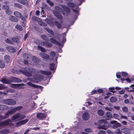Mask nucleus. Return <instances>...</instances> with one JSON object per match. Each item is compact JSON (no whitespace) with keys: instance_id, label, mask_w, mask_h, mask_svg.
Returning a JSON list of instances; mask_svg holds the SVG:
<instances>
[{"instance_id":"obj_7","label":"nucleus","mask_w":134,"mask_h":134,"mask_svg":"<svg viewBox=\"0 0 134 134\" xmlns=\"http://www.w3.org/2000/svg\"><path fill=\"white\" fill-rule=\"evenodd\" d=\"M110 123L113 124L112 127L113 129H115L116 128L121 127V126L120 123L118 122V121L115 120L111 121Z\"/></svg>"},{"instance_id":"obj_17","label":"nucleus","mask_w":134,"mask_h":134,"mask_svg":"<svg viewBox=\"0 0 134 134\" xmlns=\"http://www.w3.org/2000/svg\"><path fill=\"white\" fill-rule=\"evenodd\" d=\"M50 41L52 43L55 45H58L59 46H60L61 44L58 42L55 39L53 38H50Z\"/></svg>"},{"instance_id":"obj_36","label":"nucleus","mask_w":134,"mask_h":134,"mask_svg":"<svg viewBox=\"0 0 134 134\" xmlns=\"http://www.w3.org/2000/svg\"><path fill=\"white\" fill-rule=\"evenodd\" d=\"M106 116L107 118L109 119L113 118V116L111 113L110 112H107L106 114Z\"/></svg>"},{"instance_id":"obj_1","label":"nucleus","mask_w":134,"mask_h":134,"mask_svg":"<svg viewBox=\"0 0 134 134\" xmlns=\"http://www.w3.org/2000/svg\"><path fill=\"white\" fill-rule=\"evenodd\" d=\"M55 10L53 12L55 16L59 20H62L63 17L60 13L61 11L62 10V9L59 6H56L55 7Z\"/></svg>"},{"instance_id":"obj_56","label":"nucleus","mask_w":134,"mask_h":134,"mask_svg":"<svg viewBox=\"0 0 134 134\" xmlns=\"http://www.w3.org/2000/svg\"><path fill=\"white\" fill-rule=\"evenodd\" d=\"M37 116L38 118L41 119L42 118V113H38L37 115Z\"/></svg>"},{"instance_id":"obj_58","label":"nucleus","mask_w":134,"mask_h":134,"mask_svg":"<svg viewBox=\"0 0 134 134\" xmlns=\"http://www.w3.org/2000/svg\"><path fill=\"white\" fill-rule=\"evenodd\" d=\"M110 90V91L111 92L113 93H114L115 92V91H112V90H114L115 89V88L114 87H110L109 88Z\"/></svg>"},{"instance_id":"obj_27","label":"nucleus","mask_w":134,"mask_h":134,"mask_svg":"<svg viewBox=\"0 0 134 134\" xmlns=\"http://www.w3.org/2000/svg\"><path fill=\"white\" fill-rule=\"evenodd\" d=\"M49 68L52 71H53L56 69L54 64L53 63H51L50 64Z\"/></svg>"},{"instance_id":"obj_9","label":"nucleus","mask_w":134,"mask_h":134,"mask_svg":"<svg viewBox=\"0 0 134 134\" xmlns=\"http://www.w3.org/2000/svg\"><path fill=\"white\" fill-rule=\"evenodd\" d=\"M24 85H25L23 83L14 84H11L10 86L11 87H13L14 88H16L18 87L19 88H23L24 87L21 86Z\"/></svg>"},{"instance_id":"obj_19","label":"nucleus","mask_w":134,"mask_h":134,"mask_svg":"<svg viewBox=\"0 0 134 134\" xmlns=\"http://www.w3.org/2000/svg\"><path fill=\"white\" fill-rule=\"evenodd\" d=\"M8 18L9 20L14 22H17L19 21L18 19L13 16L10 15L9 17Z\"/></svg>"},{"instance_id":"obj_48","label":"nucleus","mask_w":134,"mask_h":134,"mask_svg":"<svg viewBox=\"0 0 134 134\" xmlns=\"http://www.w3.org/2000/svg\"><path fill=\"white\" fill-rule=\"evenodd\" d=\"M15 7L16 8H21L22 7V5L21 4L18 3H15L14 4Z\"/></svg>"},{"instance_id":"obj_61","label":"nucleus","mask_w":134,"mask_h":134,"mask_svg":"<svg viewBox=\"0 0 134 134\" xmlns=\"http://www.w3.org/2000/svg\"><path fill=\"white\" fill-rule=\"evenodd\" d=\"M97 91V92L98 93H103V90L101 89H99Z\"/></svg>"},{"instance_id":"obj_26","label":"nucleus","mask_w":134,"mask_h":134,"mask_svg":"<svg viewBox=\"0 0 134 134\" xmlns=\"http://www.w3.org/2000/svg\"><path fill=\"white\" fill-rule=\"evenodd\" d=\"M44 28L45 30L51 35L52 36L54 35V33L53 31L51 30L47 27H44Z\"/></svg>"},{"instance_id":"obj_52","label":"nucleus","mask_w":134,"mask_h":134,"mask_svg":"<svg viewBox=\"0 0 134 134\" xmlns=\"http://www.w3.org/2000/svg\"><path fill=\"white\" fill-rule=\"evenodd\" d=\"M15 92L14 90L9 89L7 90V92L8 93H13Z\"/></svg>"},{"instance_id":"obj_39","label":"nucleus","mask_w":134,"mask_h":134,"mask_svg":"<svg viewBox=\"0 0 134 134\" xmlns=\"http://www.w3.org/2000/svg\"><path fill=\"white\" fill-rule=\"evenodd\" d=\"M14 14L16 17L18 18H19L21 16V14L18 12L15 11L14 12Z\"/></svg>"},{"instance_id":"obj_28","label":"nucleus","mask_w":134,"mask_h":134,"mask_svg":"<svg viewBox=\"0 0 134 134\" xmlns=\"http://www.w3.org/2000/svg\"><path fill=\"white\" fill-rule=\"evenodd\" d=\"M9 132V130L8 129H4L0 131V134H7Z\"/></svg>"},{"instance_id":"obj_64","label":"nucleus","mask_w":134,"mask_h":134,"mask_svg":"<svg viewBox=\"0 0 134 134\" xmlns=\"http://www.w3.org/2000/svg\"><path fill=\"white\" fill-rule=\"evenodd\" d=\"M106 132L104 130H100L98 133V134H104Z\"/></svg>"},{"instance_id":"obj_55","label":"nucleus","mask_w":134,"mask_h":134,"mask_svg":"<svg viewBox=\"0 0 134 134\" xmlns=\"http://www.w3.org/2000/svg\"><path fill=\"white\" fill-rule=\"evenodd\" d=\"M8 117L7 116V115H6V114H5V116H0V121L3 119H6Z\"/></svg>"},{"instance_id":"obj_63","label":"nucleus","mask_w":134,"mask_h":134,"mask_svg":"<svg viewBox=\"0 0 134 134\" xmlns=\"http://www.w3.org/2000/svg\"><path fill=\"white\" fill-rule=\"evenodd\" d=\"M97 92V91L96 90H94L92 91L91 93V95H93L94 94H96Z\"/></svg>"},{"instance_id":"obj_41","label":"nucleus","mask_w":134,"mask_h":134,"mask_svg":"<svg viewBox=\"0 0 134 134\" xmlns=\"http://www.w3.org/2000/svg\"><path fill=\"white\" fill-rule=\"evenodd\" d=\"M54 23L55 25L58 28L60 29L62 27L61 24L59 23V22L57 21H55Z\"/></svg>"},{"instance_id":"obj_46","label":"nucleus","mask_w":134,"mask_h":134,"mask_svg":"<svg viewBox=\"0 0 134 134\" xmlns=\"http://www.w3.org/2000/svg\"><path fill=\"white\" fill-rule=\"evenodd\" d=\"M122 110L125 113H127L128 112V108L127 107H122Z\"/></svg>"},{"instance_id":"obj_57","label":"nucleus","mask_w":134,"mask_h":134,"mask_svg":"<svg viewBox=\"0 0 134 134\" xmlns=\"http://www.w3.org/2000/svg\"><path fill=\"white\" fill-rule=\"evenodd\" d=\"M50 55L53 58L54 57L55 55V53L54 51H52L51 52Z\"/></svg>"},{"instance_id":"obj_35","label":"nucleus","mask_w":134,"mask_h":134,"mask_svg":"<svg viewBox=\"0 0 134 134\" xmlns=\"http://www.w3.org/2000/svg\"><path fill=\"white\" fill-rule=\"evenodd\" d=\"M8 108V106L5 105H0V109L1 110H3L6 109Z\"/></svg>"},{"instance_id":"obj_21","label":"nucleus","mask_w":134,"mask_h":134,"mask_svg":"<svg viewBox=\"0 0 134 134\" xmlns=\"http://www.w3.org/2000/svg\"><path fill=\"white\" fill-rule=\"evenodd\" d=\"M4 60L6 63L8 64L10 61V58L9 55H6L4 57Z\"/></svg>"},{"instance_id":"obj_53","label":"nucleus","mask_w":134,"mask_h":134,"mask_svg":"<svg viewBox=\"0 0 134 134\" xmlns=\"http://www.w3.org/2000/svg\"><path fill=\"white\" fill-rule=\"evenodd\" d=\"M119 114L121 115V117L120 118V119H127V117L126 116H125L121 114L120 113Z\"/></svg>"},{"instance_id":"obj_47","label":"nucleus","mask_w":134,"mask_h":134,"mask_svg":"<svg viewBox=\"0 0 134 134\" xmlns=\"http://www.w3.org/2000/svg\"><path fill=\"white\" fill-rule=\"evenodd\" d=\"M121 130L119 128L117 129L115 132V133L117 134H121Z\"/></svg>"},{"instance_id":"obj_10","label":"nucleus","mask_w":134,"mask_h":134,"mask_svg":"<svg viewBox=\"0 0 134 134\" xmlns=\"http://www.w3.org/2000/svg\"><path fill=\"white\" fill-rule=\"evenodd\" d=\"M11 121L10 119H8L5 121H1L0 122V126L2 127L8 125Z\"/></svg>"},{"instance_id":"obj_34","label":"nucleus","mask_w":134,"mask_h":134,"mask_svg":"<svg viewBox=\"0 0 134 134\" xmlns=\"http://www.w3.org/2000/svg\"><path fill=\"white\" fill-rule=\"evenodd\" d=\"M116 100L117 99L115 97H111L110 98V102L112 103L116 102Z\"/></svg>"},{"instance_id":"obj_43","label":"nucleus","mask_w":134,"mask_h":134,"mask_svg":"<svg viewBox=\"0 0 134 134\" xmlns=\"http://www.w3.org/2000/svg\"><path fill=\"white\" fill-rule=\"evenodd\" d=\"M32 60L33 62L35 63H37L39 61L38 59L35 56L32 57Z\"/></svg>"},{"instance_id":"obj_22","label":"nucleus","mask_w":134,"mask_h":134,"mask_svg":"<svg viewBox=\"0 0 134 134\" xmlns=\"http://www.w3.org/2000/svg\"><path fill=\"white\" fill-rule=\"evenodd\" d=\"M49 81V80L48 78L46 79L45 80H44V76H42V85L44 86L48 84Z\"/></svg>"},{"instance_id":"obj_50","label":"nucleus","mask_w":134,"mask_h":134,"mask_svg":"<svg viewBox=\"0 0 134 134\" xmlns=\"http://www.w3.org/2000/svg\"><path fill=\"white\" fill-rule=\"evenodd\" d=\"M47 2L51 6H53L54 5V3L53 2H51L50 0H47Z\"/></svg>"},{"instance_id":"obj_16","label":"nucleus","mask_w":134,"mask_h":134,"mask_svg":"<svg viewBox=\"0 0 134 134\" xmlns=\"http://www.w3.org/2000/svg\"><path fill=\"white\" fill-rule=\"evenodd\" d=\"M60 6L66 13H70V9L67 6L63 4H61Z\"/></svg>"},{"instance_id":"obj_62","label":"nucleus","mask_w":134,"mask_h":134,"mask_svg":"<svg viewBox=\"0 0 134 134\" xmlns=\"http://www.w3.org/2000/svg\"><path fill=\"white\" fill-rule=\"evenodd\" d=\"M23 56L24 58L25 59L29 58L28 55L27 53H25L24 54Z\"/></svg>"},{"instance_id":"obj_33","label":"nucleus","mask_w":134,"mask_h":134,"mask_svg":"<svg viewBox=\"0 0 134 134\" xmlns=\"http://www.w3.org/2000/svg\"><path fill=\"white\" fill-rule=\"evenodd\" d=\"M37 44L38 45V49L40 50L41 51H42V42L41 41L40 42H37Z\"/></svg>"},{"instance_id":"obj_37","label":"nucleus","mask_w":134,"mask_h":134,"mask_svg":"<svg viewBox=\"0 0 134 134\" xmlns=\"http://www.w3.org/2000/svg\"><path fill=\"white\" fill-rule=\"evenodd\" d=\"M67 5L70 8H73L75 5V4L73 3L70 2L68 3Z\"/></svg>"},{"instance_id":"obj_2","label":"nucleus","mask_w":134,"mask_h":134,"mask_svg":"<svg viewBox=\"0 0 134 134\" xmlns=\"http://www.w3.org/2000/svg\"><path fill=\"white\" fill-rule=\"evenodd\" d=\"M26 116L20 113H17L12 117V119L13 121H16L21 120L25 118Z\"/></svg>"},{"instance_id":"obj_30","label":"nucleus","mask_w":134,"mask_h":134,"mask_svg":"<svg viewBox=\"0 0 134 134\" xmlns=\"http://www.w3.org/2000/svg\"><path fill=\"white\" fill-rule=\"evenodd\" d=\"M42 74L46 75H50L51 74V71L42 70Z\"/></svg>"},{"instance_id":"obj_24","label":"nucleus","mask_w":134,"mask_h":134,"mask_svg":"<svg viewBox=\"0 0 134 134\" xmlns=\"http://www.w3.org/2000/svg\"><path fill=\"white\" fill-rule=\"evenodd\" d=\"M7 50L10 52L14 53L15 52V50L13 47L10 46H8L7 47Z\"/></svg>"},{"instance_id":"obj_44","label":"nucleus","mask_w":134,"mask_h":134,"mask_svg":"<svg viewBox=\"0 0 134 134\" xmlns=\"http://www.w3.org/2000/svg\"><path fill=\"white\" fill-rule=\"evenodd\" d=\"M98 128L100 129H102L105 130H106V127H105L104 124L103 125H100L98 127Z\"/></svg>"},{"instance_id":"obj_14","label":"nucleus","mask_w":134,"mask_h":134,"mask_svg":"<svg viewBox=\"0 0 134 134\" xmlns=\"http://www.w3.org/2000/svg\"><path fill=\"white\" fill-rule=\"evenodd\" d=\"M89 118V115L88 112H85L82 115V118L84 121L88 120Z\"/></svg>"},{"instance_id":"obj_45","label":"nucleus","mask_w":134,"mask_h":134,"mask_svg":"<svg viewBox=\"0 0 134 134\" xmlns=\"http://www.w3.org/2000/svg\"><path fill=\"white\" fill-rule=\"evenodd\" d=\"M5 64L4 62L3 61L0 60V67L3 68L5 66Z\"/></svg>"},{"instance_id":"obj_12","label":"nucleus","mask_w":134,"mask_h":134,"mask_svg":"<svg viewBox=\"0 0 134 134\" xmlns=\"http://www.w3.org/2000/svg\"><path fill=\"white\" fill-rule=\"evenodd\" d=\"M100 122L101 123H103L105 127H106V130L107 128L110 127L111 125L110 123L107 122V121L104 120L102 119L100 121Z\"/></svg>"},{"instance_id":"obj_6","label":"nucleus","mask_w":134,"mask_h":134,"mask_svg":"<svg viewBox=\"0 0 134 134\" xmlns=\"http://www.w3.org/2000/svg\"><path fill=\"white\" fill-rule=\"evenodd\" d=\"M3 102L5 104L10 105H14L16 103V101L12 99H5L4 100Z\"/></svg>"},{"instance_id":"obj_32","label":"nucleus","mask_w":134,"mask_h":134,"mask_svg":"<svg viewBox=\"0 0 134 134\" xmlns=\"http://www.w3.org/2000/svg\"><path fill=\"white\" fill-rule=\"evenodd\" d=\"M17 1L18 2L23 4H26L27 3V0H18Z\"/></svg>"},{"instance_id":"obj_11","label":"nucleus","mask_w":134,"mask_h":134,"mask_svg":"<svg viewBox=\"0 0 134 134\" xmlns=\"http://www.w3.org/2000/svg\"><path fill=\"white\" fill-rule=\"evenodd\" d=\"M9 80L11 83V82H21V80L20 79L13 77H10L9 79Z\"/></svg>"},{"instance_id":"obj_13","label":"nucleus","mask_w":134,"mask_h":134,"mask_svg":"<svg viewBox=\"0 0 134 134\" xmlns=\"http://www.w3.org/2000/svg\"><path fill=\"white\" fill-rule=\"evenodd\" d=\"M27 70H26L27 74V76H31V74L28 73L29 72H32L34 73L35 72V69L31 68H27Z\"/></svg>"},{"instance_id":"obj_4","label":"nucleus","mask_w":134,"mask_h":134,"mask_svg":"<svg viewBox=\"0 0 134 134\" xmlns=\"http://www.w3.org/2000/svg\"><path fill=\"white\" fill-rule=\"evenodd\" d=\"M22 108V106H18L15 108H12L9 111L6 113V115L8 117L9 115L12 114L17 111L20 110Z\"/></svg>"},{"instance_id":"obj_40","label":"nucleus","mask_w":134,"mask_h":134,"mask_svg":"<svg viewBox=\"0 0 134 134\" xmlns=\"http://www.w3.org/2000/svg\"><path fill=\"white\" fill-rule=\"evenodd\" d=\"M113 117L116 119H117L118 120H119L120 116L117 114L116 113L114 114L113 115Z\"/></svg>"},{"instance_id":"obj_42","label":"nucleus","mask_w":134,"mask_h":134,"mask_svg":"<svg viewBox=\"0 0 134 134\" xmlns=\"http://www.w3.org/2000/svg\"><path fill=\"white\" fill-rule=\"evenodd\" d=\"M7 87L4 85L1 84L0 85V90H4L7 88Z\"/></svg>"},{"instance_id":"obj_60","label":"nucleus","mask_w":134,"mask_h":134,"mask_svg":"<svg viewBox=\"0 0 134 134\" xmlns=\"http://www.w3.org/2000/svg\"><path fill=\"white\" fill-rule=\"evenodd\" d=\"M5 42L6 43H9V44H12V42L11 41V40H9L8 38H7L5 40Z\"/></svg>"},{"instance_id":"obj_59","label":"nucleus","mask_w":134,"mask_h":134,"mask_svg":"<svg viewBox=\"0 0 134 134\" xmlns=\"http://www.w3.org/2000/svg\"><path fill=\"white\" fill-rule=\"evenodd\" d=\"M6 13L8 15H10L12 13V12L10 10H7L5 11Z\"/></svg>"},{"instance_id":"obj_49","label":"nucleus","mask_w":134,"mask_h":134,"mask_svg":"<svg viewBox=\"0 0 134 134\" xmlns=\"http://www.w3.org/2000/svg\"><path fill=\"white\" fill-rule=\"evenodd\" d=\"M12 40L13 42L16 43L18 42L19 40L18 38L13 37L12 38Z\"/></svg>"},{"instance_id":"obj_18","label":"nucleus","mask_w":134,"mask_h":134,"mask_svg":"<svg viewBox=\"0 0 134 134\" xmlns=\"http://www.w3.org/2000/svg\"><path fill=\"white\" fill-rule=\"evenodd\" d=\"M121 131L122 132L126 134H129L131 132L130 129L127 128L121 129Z\"/></svg>"},{"instance_id":"obj_31","label":"nucleus","mask_w":134,"mask_h":134,"mask_svg":"<svg viewBox=\"0 0 134 134\" xmlns=\"http://www.w3.org/2000/svg\"><path fill=\"white\" fill-rule=\"evenodd\" d=\"M27 84L29 86L34 88H38V87L39 86L35 85L30 82H27Z\"/></svg>"},{"instance_id":"obj_54","label":"nucleus","mask_w":134,"mask_h":134,"mask_svg":"<svg viewBox=\"0 0 134 134\" xmlns=\"http://www.w3.org/2000/svg\"><path fill=\"white\" fill-rule=\"evenodd\" d=\"M121 74L122 76L124 77H127L128 75V74L125 72H122Z\"/></svg>"},{"instance_id":"obj_15","label":"nucleus","mask_w":134,"mask_h":134,"mask_svg":"<svg viewBox=\"0 0 134 134\" xmlns=\"http://www.w3.org/2000/svg\"><path fill=\"white\" fill-rule=\"evenodd\" d=\"M32 19L33 21L37 22L39 25L42 26V22L41 20L40 19L37 17L34 16L32 17Z\"/></svg>"},{"instance_id":"obj_38","label":"nucleus","mask_w":134,"mask_h":134,"mask_svg":"<svg viewBox=\"0 0 134 134\" xmlns=\"http://www.w3.org/2000/svg\"><path fill=\"white\" fill-rule=\"evenodd\" d=\"M15 27L18 30L21 31L23 30V28L22 26L20 25H17L15 26Z\"/></svg>"},{"instance_id":"obj_29","label":"nucleus","mask_w":134,"mask_h":134,"mask_svg":"<svg viewBox=\"0 0 134 134\" xmlns=\"http://www.w3.org/2000/svg\"><path fill=\"white\" fill-rule=\"evenodd\" d=\"M97 113L99 116H103L104 115V112L103 110L100 109L98 110Z\"/></svg>"},{"instance_id":"obj_20","label":"nucleus","mask_w":134,"mask_h":134,"mask_svg":"<svg viewBox=\"0 0 134 134\" xmlns=\"http://www.w3.org/2000/svg\"><path fill=\"white\" fill-rule=\"evenodd\" d=\"M42 44L47 48H50L52 46V44L51 43L46 41L42 42Z\"/></svg>"},{"instance_id":"obj_5","label":"nucleus","mask_w":134,"mask_h":134,"mask_svg":"<svg viewBox=\"0 0 134 134\" xmlns=\"http://www.w3.org/2000/svg\"><path fill=\"white\" fill-rule=\"evenodd\" d=\"M47 113H42V120H44L45 119H46V122L44 121H42V127H47L48 125V117L47 118Z\"/></svg>"},{"instance_id":"obj_23","label":"nucleus","mask_w":134,"mask_h":134,"mask_svg":"<svg viewBox=\"0 0 134 134\" xmlns=\"http://www.w3.org/2000/svg\"><path fill=\"white\" fill-rule=\"evenodd\" d=\"M49 58V56L48 54L42 53V58L43 59L44 61H46V60H48Z\"/></svg>"},{"instance_id":"obj_51","label":"nucleus","mask_w":134,"mask_h":134,"mask_svg":"<svg viewBox=\"0 0 134 134\" xmlns=\"http://www.w3.org/2000/svg\"><path fill=\"white\" fill-rule=\"evenodd\" d=\"M35 29L39 32H41V29L38 27H35Z\"/></svg>"},{"instance_id":"obj_8","label":"nucleus","mask_w":134,"mask_h":134,"mask_svg":"<svg viewBox=\"0 0 134 134\" xmlns=\"http://www.w3.org/2000/svg\"><path fill=\"white\" fill-rule=\"evenodd\" d=\"M28 120L27 119H25L21 121H20L16 122V124L15 126L18 127L22 125L25 124L28 121Z\"/></svg>"},{"instance_id":"obj_3","label":"nucleus","mask_w":134,"mask_h":134,"mask_svg":"<svg viewBox=\"0 0 134 134\" xmlns=\"http://www.w3.org/2000/svg\"><path fill=\"white\" fill-rule=\"evenodd\" d=\"M42 76L41 75H37L35 76H34L33 77L29 78L28 80L34 83H37L40 82Z\"/></svg>"},{"instance_id":"obj_25","label":"nucleus","mask_w":134,"mask_h":134,"mask_svg":"<svg viewBox=\"0 0 134 134\" xmlns=\"http://www.w3.org/2000/svg\"><path fill=\"white\" fill-rule=\"evenodd\" d=\"M0 81L2 82L3 83L9 84L11 83V82L9 81V79H6L5 78L2 79Z\"/></svg>"}]
</instances>
